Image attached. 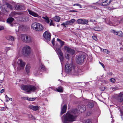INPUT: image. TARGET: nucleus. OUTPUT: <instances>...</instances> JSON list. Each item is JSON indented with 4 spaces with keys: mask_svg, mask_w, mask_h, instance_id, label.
Returning <instances> with one entry per match:
<instances>
[{
    "mask_svg": "<svg viewBox=\"0 0 123 123\" xmlns=\"http://www.w3.org/2000/svg\"><path fill=\"white\" fill-rule=\"evenodd\" d=\"M70 11L71 12H75L76 11H75L74 10H71Z\"/></svg>",
    "mask_w": 123,
    "mask_h": 123,
    "instance_id": "680f3d73",
    "label": "nucleus"
},
{
    "mask_svg": "<svg viewBox=\"0 0 123 123\" xmlns=\"http://www.w3.org/2000/svg\"><path fill=\"white\" fill-rule=\"evenodd\" d=\"M40 68L41 70H44L45 69V66L42 64L41 65Z\"/></svg>",
    "mask_w": 123,
    "mask_h": 123,
    "instance_id": "c9c22d12",
    "label": "nucleus"
},
{
    "mask_svg": "<svg viewBox=\"0 0 123 123\" xmlns=\"http://www.w3.org/2000/svg\"><path fill=\"white\" fill-rule=\"evenodd\" d=\"M119 101L121 102L123 101V94L120 93L118 96Z\"/></svg>",
    "mask_w": 123,
    "mask_h": 123,
    "instance_id": "a211bd4d",
    "label": "nucleus"
},
{
    "mask_svg": "<svg viewBox=\"0 0 123 123\" xmlns=\"http://www.w3.org/2000/svg\"><path fill=\"white\" fill-rule=\"evenodd\" d=\"M120 113H121V117L122 119H123V118L122 117V116H123V112L122 111H120Z\"/></svg>",
    "mask_w": 123,
    "mask_h": 123,
    "instance_id": "864d4df0",
    "label": "nucleus"
},
{
    "mask_svg": "<svg viewBox=\"0 0 123 123\" xmlns=\"http://www.w3.org/2000/svg\"><path fill=\"white\" fill-rule=\"evenodd\" d=\"M50 26L53 25V22L52 20H50V22L49 24Z\"/></svg>",
    "mask_w": 123,
    "mask_h": 123,
    "instance_id": "8fccbe9b",
    "label": "nucleus"
},
{
    "mask_svg": "<svg viewBox=\"0 0 123 123\" xmlns=\"http://www.w3.org/2000/svg\"><path fill=\"white\" fill-rule=\"evenodd\" d=\"M92 6V5H89L88 6L89 7H92V6Z\"/></svg>",
    "mask_w": 123,
    "mask_h": 123,
    "instance_id": "0e129e2a",
    "label": "nucleus"
},
{
    "mask_svg": "<svg viewBox=\"0 0 123 123\" xmlns=\"http://www.w3.org/2000/svg\"><path fill=\"white\" fill-rule=\"evenodd\" d=\"M30 66L29 64H27L25 67V70L27 73L28 74L30 72Z\"/></svg>",
    "mask_w": 123,
    "mask_h": 123,
    "instance_id": "aec40b11",
    "label": "nucleus"
},
{
    "mask_svg": "<svg viewBox=\"0 0 123 123\" xmlns=\"http://www.w3.org/2000/svg\"><path fill=\"white\" fill-rule=\"evenodd\" d=\"M56 49L57 51V53L58 55L62 53L60 49L59 48H56Z\"/></svg>",
    "mask_w": 123,
    "mask_h": 123,
    "instance_id": "7c9ffc66",
    "label": "nucleus"
},
{
    "mask_svg": "<svg viewBox=\"0 0 123 123\" xmlns=\"http://www.w3.org/2000/svg\"><path fill=\"white\" fill-rule=\"evenodd\" d=\"M110 89H111L113 91L117 90L119 89L118 87H111V88Z\"/></svg>",
    "mask_w": 123,
    "mask_h": 123,
    "instance_id": "72a5a7b5",
    "label": "nucleus"
},
{
    "mask_svg": "<svg viewBox=\"0 0 123 123\" xmlns=\"http://www.w3.org/2000/svg\"><path fill=\"white\" fill-rule=\"evenodd\" d=\"M107 2L106 0H102V2L101 3L102 6H105L108 5Z\"/></svg>",
    "mask_w": 123,
    "mask_h": 123,
    "instance_id": "5701e85b",
    "label": "nucleus"
},
{
    "mask_svg": "<svg viewBox=\"0 0 123 123\" xmlns=\"http://www.w3.org/2000/svg\"><path fill=\"white\" fill-rule=\"evenodd\" d=\"M110 81L111 82H114L116 81V80L115 79L112 78L110 79Z\"/></svg>",
    "mask_w": 123,
    "mask_h": 123,
    "instance_id": "37998d69",
    "label": "nucleus"
},
{
    "mask_svg": "<svg viewBox=\"0 0 123 123\" xmlns=\"http://www.w3.org/2000/svg\"><path fill=\"white\" fill-rule=\"evenodd\" d=\"M107 2V3L109 5L110 3L112 1V0H106Z\"/></svg>",
    "mask_w": 123,
    "mask_h": 123,
    "instance_id": "de8ad7c7",
    "label": "nucleus"
},
{
    "mask_svg": "<svg viewBox=\"0 0 123 123\" xmlns=\"http://www.w3.org/2000/svg\"><path fill=\"white\" fill-rule=\"evenodd\" d=\"M88 22V21L87 20L83 19L82 24H87Z\"/></svg>",
    "mask_w": 123,
    "mask_h": 123,
    "instance_id": "473e14b6",
    "label": "nucleus"
},
{
    "mask_svg": "<svg viewBox=\"0 0 123 123\" xmlns=\"http://www.w3.org/2000/svg\"><path fill=\"white\" fill-rule=\"evenodd\" d=\"M21 88L22 90L26 91L28 92L34 91L36 89V87L31 85L24 86L23 85L21 86Z\"/></svg>",
    "mask_w": 123,
    "mask_h": 123,
    "instance_id": "20e7f679",
    "label": "nucleus"
},
{
    "mask_svg": "<svg viewBox=\"0 0 123 123\" xmlns=\"http://www.w3.org/2000/svg\"><path fill=\"white\" fill-rule=\"evenodd\" d=\"M92 120L91 119H88L84 121V123H92Z\"/></svg>",
    "mask_w": 123,
    "mask_h": 123,
    "instance_id": "c756f323",
    "label": "nucleus"
},
{
    "mask_svg": "<svg viewBox=\"0 0 123 123\" xmlns=\"http://www.w3.org/2000/svg\"><path fill=\"white\" fill-rule=\"evenodd\" d=\"M28 117L29 118H31L32 119L34 120L35 119V117L31 115H28Z\"/></svg>",
    "mask_w": 123,
    "mask_h": 123,
    "instance_id": "58836bf2",
    "label": "nucleus"
},
{
    "mask_svg": "<svg viewBox=\"0 0 123 123\" xmlns=\"http://www.w3.org/2000/svg\"><path fill=\"white\" fill-rule=\"evenodd\" d=\"M79 111L77 109H73L70 113L67 112L65 115H64L62 117V121L64 123H69V122H72L75 120L76 117L72 114L78 113Z\"/></svg>",
    "mask_w": 123,
    "mask_h": 123,
    "instance_id": "f257e3e1",
    "label": "nucleus"
},
{
    "mask_svg": "<svg viewBox=\"0 0 123 123\" xmlns=\"http://www.w3.org/2000/svg\"><path fill=\"white\" fill-rule=\"evenodd\" d=\"M105 89V87H101L100 88V90L102 91H104Z\"/></svg>",
    "mask_w": 123,
    "mask_h": 123,
    "instance_id": "09e8293b",
    "label": "nucleus"
},
{
    "mask_svg": "<svg viewBox=\"0 0 123 123\" xmlns=\"http://www.w3.org/2000/svg\"><path fill=\"white\" fill-rule=\"evenodd\" d=\"M9 39H8L11 40L12 41H13L14 40V37L12 36H9L8 37Z\"/></svg>",
    "mask_w": 123,
    "mask_h": 123,
    "instance_id": "4c0bfd02",
    "label": "nucleus"
},
{
    "mask_svg": "<svg viewBox=\"0 0 123 123\" xmlns=\"http://www.w3.org/2000/svg\"><path fill=\"white\" fill-rule=\"evenodd\" d=\"M42 18L44 19L46 23L49 24V19L47 16H43Z\"/></svg>",
    "mask_w": 123,
    "mask_h": 123,
    "instance_id": "412c9836",
    "label": "nucleus"
},
{
    "mask_svg": "<svg viewBox=\"0 0 123 123\" xmlns=\"http://www.w3.org/2000/svg\"><path fill=\"white\" fill-rule=\"evenodd\" d=\"M55 38H54L52 41V44L53 45H54L55 43Z\"/></svg>",
    "mask_w": 123,
    "mask_h": 123,
    "instance_id": "3c124183",
    "label": "nucleus"
},
{
    "mask_svg": "<svg viewBox=\"0 0 123 123\" xmlns=\"http://www.w3.org/2000/svg\"><path fill=\"white\" fill-rule=\"evenodd\" d=\"M70 21L71 22L72 24L73 23H74L75 22V20L73 18Z\"/></svg>",
    "mask_w": 123,
    "mask_h": 123,
    "instance_id": "a18cd8bd",
    "label": "nucleus"
},
{
    "mask_svg": "<svg viewBox=\"0 0 123 123\" xmlns=\"http://www.w3.org/2000/svg\"><path fill=\"white\" fill-rule=\"evenodd\" d=\"M15 8L18 10H24L25 7L23 5H16L15 6Z\"/></svg>",
    "mask_w": 123,
    "mask_h": 123,
    "instance_id": "ddd939ff",
    "label": "nucleus"
},
{
    "mask_svg": "<svg viewBox=\"0 0 123 123\" xmlns=\"http://www.w3.org/2000/svg\"><path fill=\"white\" fill-rule=\"evenodd\" d=\"M103 27L102 26H96L94 27L93 29L96 31H99L102 30Z\"/></svg>",
    "mask_w": 123,
    "mask_h": 123,
    "instance_id": "f3484780",
    "label": "nucleus"
},
{
    "mask_svg": "<svg viewBox=\"0 0 123 123\" xmlns=\"http://www.w3.org/2000/svg\"><path fill=\"white\" fill-rule=\"evenodd\" d=\"M85 59V56L83 54H80L76 58V60L77 63L81 64L82 63Z\"/></svg>",
    "mask_w": 123,
    "mask_h": 123,
    "instance_id": "0eeeda50",
    "label": "nucleus"
},
{
    "mask_svg": "<svg viewBox=\"0 0 123 123\" xmlns=\"http://www.w3.org/2000/svg\"><path fill=\"white\" fill-rule=\"evenodd\" d=\"M87 107L89 108H92L94 106V104L92 102H89L87 105Z\"/></svg>",
    "mask_w": 123,
    "mask_h": 123,
    "instance_id": "a878e982",
    "label": "nucleus"
},
{
    "mask_svg": "<svg viewBox=\"0 0 123 123\" xmlns=\"http://www.w3.org/2000/svg\"><path fill=\"white\" fill-rule=\"evenodd\" d=\"M65 56L66 58L68 59L69 58L70 55L68 54H66L65 55Z\"/></svg>",
    "mask_w": 123,
    "mask_h": 123,
    "instance_id": "ea45409f",
    "label": "nucleus"
},
{
    "mask_svg": "<svg viewBox=\"0 0 123 123\" xmlns=\"http://www.w3.org/2000/svg\"><path fill=\"white\" fill-rule=\"evenodd\" d=\"M31 27L34 30L36 31H41L43 29V27L42 25L37 22L33 23L31 25Z\"/></svg>",
    "mask_w": 123,
    "mask_h": 123,
    "instance_id": "7ed1b4c3",
    "label": "nucleus"
},
{
    "mask_svg": "<svg viewBox=\"0 0 123 123\" xmlns=\"http://www.w3.org/2000/svg\"><path fill=\"white\" fill-rule=\"evenodd\" d=\"M79 112L80 111L81 112H84L86 110V108L85 106H80L78 108Z\"/></svg>",
    "mask_w": 123,
    "mask_h": 123,
    "instance_id": "dca6fc26",
    "label": "nucleus"
},
{
    "mask_svg": "<svg viewBox=\"0 0 123 123\" xmlns=\"http://www.w3.org/2000/svg\"><path fill=\"white\" fill-rule=\"evenodd\" d=\"M4 29V27L3 26H1V27H0V31L3 30Z\"/></svg>",
    "mask_w": 123,
    "mask_h": 123,
    "instance_id": "4d7b16f0",
    "label": "nucleus"
},
{
    "mask_svg": "<svg viewBox=\"0 0 123 123\" xmlns=\"http://www.w3.org/2000/svg\"><path fill=\"white\" fill-rule=\"evenodd\" d=\"M21 37L22 40L24 42L28 43L32 41L31 38L29 36H26L25 34H21Z\"/></svg>",
    "mask_w": 123,
    "mask_h": 123,
    "instance_id": "39448f33",
    "label": "nucleus"
},
{
    "mask_svg": "<svg viewBox=\"0 0 123 123\" xmlns=\"http://www.w3.org/2000/svg\"><path fill=\"white\" fill-rule=\"evenodd\" d=\"M73 69L74 74L75 75H80L81 72V70L78 69L77 68L75 67L72 64L67 63L65 66V70L68 73H69Z\"/></svg>",
    "mask_w": 123,
    "mask_h": 123,
    "instance_id": "f03ea898",
    "label": "nucleus"
},
{
    "mask_svg": "<svg viewBox=\"0 0 123 123\" xmlns=\"http://www.w3.org/2000/svg\"><path fill=\"white\" fill-rule=\"evenodd\" d=\"M64 49L67 52L72 55L74 54L75 53V51L74 49L67 46H64Z\"/></svg>",
    "mask_w": 123,
    "mask_h": 123,
    "instance_id": "1a4fd4ad",
    "label": "nucleus"
},
{
    "mask_svg": "<svg viewBox=\"0 0 123 123\" xmlns=\"http://www.w3.org/2000/svg\"><path fill=\"white\" fill-rule=\"evenodd\" d=\"M14 20V19L12 17H10L7 20V22L9 24H11Z\"/></svg>",
    "mask_w": 123,
    "mask_h": 123,
    "instance_id": "6ab92c4d",
    "label": "nucleus"
},
{
    "mask_svg": "<svg viewBox=\"0 0 123 123\" xmlns=\"http://www.w3.org/2000/svg\"><path fill=\"white\" fill-rule=\"evenodd\" d=\"M111 32L113 33L115 35H117L120 37H123V33L121 31H119L116 32L114 30H111Z\"/></svg>",
    "mask_w": 123,
    "mask_h": 123,
    "instance_id": "9b49d317",
    "label": "nucleus"
},
{
    "mask_svg": "<svg viewBox=\"0 0 123 123\" xmlns=\"http://www.w3.org/2000/svg\"><path fill=\"white\" fill-rule=\"evenodd\" d=\"M66 24L67 25H72V24L71 22L70 21H69L66 22Z\"/></svg>",
    "mask_w": 123,
    "mask_h": 123,
    "instance_id": "49530a36",
    "label": "nucleus"
},
{
    "mask_svg": "<svg viewBox=\"0 0 123 123\" xmlns=\"http://www.w3.org/2000/svg\"><path fill=\"white\" fill-rule=\"evenodd\" d=\"M23 99H25V98L27 100H28L29 101H33L35 100L36 99V98H29V99H28V97H23L22 98Z\"/></svg>",
    "mask_w": 123,
    "mask_h": 123,
    "instance_id": "bb28decb",
    "label": "nucleus"
},
{
    "mask_svg": "<svg viewBox=\"0 0 123 123\" xmlns=\"http://www.w3.org/2000/svg\"><path fill=\"white\" fill-rule=\"evenodd\" d=\"M6 98L7 101H8L9 100L12 101V98H9L7 96V95H6Z\"/></svg>",
    "mask_w": 123,
    "mask_h": 123,
    "instance_id": "79ce46f5",
    "label": "nucleus"
},
{
    "mask_svg": "<svg viewBox=\"0 0 123 123\" xmlns=\"http://www.w3.org/2000/svg\"><path fill=\"white\" fill-rule=\"evenodd\" d=\"M43 36L46 41H50L51 39V35L50 33L47 31L43 33Z\"/></svg>",
    "mask_w": 123,
    "mask_h": 123,
    "instance_id": "6e6552de",
    "label": "nucleus"
},
{
    "mask_svg": "<svg viewBox=\"0 0 123 123\" xmlns=\"http://www.w3.org/2000/svg\"><path fill=\"white\" fill-rule=\"evenodd\" d=\"M10 49V48L9 47H6L5 49L6 51H8Z\"/></svg>",
    "mask_w": 123,
    "mask_h": 123,
    "instance_id": "052dcab7",
    "label": "nucleus"
},
{
    "mask_svg": "<svg viewBox=\"0 0 123 123\" xmlns=\"http://www.w3.org/2000/svg\"><path fill=\"white\" fill-rule=\"evenodd\" d=\"M99 47V48L100 49H101V51L103 49H103H102V48H101V47Z\"/></svg>",
    "mask_w": 123,
    "mask_h": 123,
    "instance_id": "e2e57ef3",
    "label": "nucleus"
},
{
    "mask_svg": "<svg viewBox=\"0 0 123 123\" xmlns=\"http://www.w3.org/2000/svg\"><path fill=\"white\" fill-rule=\"evenodd\" d=\"M60 80V81H61V80Z\"/></svg>",
    "mask_w": 123,
    "mask_h": 123,
    "instance_id": "774afa93",
    "label": "nucleus"
},
{
    "mask_svg": "<svg viewBox=\"0 0 123 123\" xmlns=\"http://www.w3.org/2000/svg\"><path fill=\"white\" fill-rule=\"evenodd\" d=\"M50 88H51V89H53V87H50Z\"/></svg>",
    "mask_w": 123,
    "mask_h": 123,
    "instance_id": "69168bd1",
    "label": "nucleus"
},
{
    "mask_svg": "<svg viewBox=\"0 0 123 123\" xmlns=\"http://www.w3.org/2000/svg\"><path fill=\"white\" fill-rule=\"evenodd\" d=\"M53 19L54 21L58 22H59L60 20V18L58 16H55Z\"/></svg>",
    "mask_w": 123,
    "mask_h": 123,
    "instance_id": "b1692460",
    "label": "nucleus"
},
{
    "mask_svg": "<svg viewBox=\"0 0 123 123\" xmlns=\"http://www.w3.org/2000/svg\"><path fill=\"white\" fill-rule=\"evenodd\" d=\"M39 70L38 69V71H36L34 72V74L35 75L37 76L39 74Z\"/></svg>",
    "mask_w": 123,
    "mask_h": 123,
    "instance_id": "e433bc0d",
    "label": "nucleus"
},
{
    "mask_svg": "<svg viewBox=\"0 0 123 123\" xmlns=\"http://www.w3.org/2000/svg\"><path fill=\"white\" fill-rule=\"evenodd\" d=\"M28 12L29 13L30 15L34 17H37L39 18H41V16L37 14L30 10L29 9L28 10Z\"/></svg>",
    "mask_w": 123,
    "mask_h": 123,
    "instance_id": "9d476101",
    "label": "nucleus"
},
{
    "mask_svg": "<svg viewBox=\"0 0 123 123\" xmlns=\"http://www.w3.org/2000/svg\"><path fill=\"white\" fill-rule=\"evenodd\" d=\"M59 56V58L60 61H62L63 60V53L58 55Z\"/></svg>",
    "mask_w": 123,
    "mask_h": 123,
    "instance_id": "393cba45",
    "label": "nucleus"
},
{
    "mask_svg": "<svg viewBox=\"0 0 123 123\" xmlns=\"http://www.w3.org/2000/svg\"><path fill=\"white\" fill-rule=\"evenodd\" d=\"M92 8L94 9H97V7L96 6H92Z\"/></svg>",
    "mask_w": 123,
    "mask_h": 123,
    "instance_id": "5fc2aeb1",
    "label": "nucleus"
},
{
    "mask_svg": "<svg viewBox=\"0 0 123 123\" xmlns=\"http://www.w3.org/2000/svg\"><path fill=\"white\" fill-rule=\"evenodd\" d=\"M39 107L37 105L34 106L33 105H30L29 106V108L31 109L34 111H36L37 110Z\"/></svg>",
    "mask_w": 123,
    "mask_h": 123,
    "instance_id": "2eb2a0df",
    "label": "nucleus"
},
{
    "mask_svg": "<svg viewBox=\"0 0 123 123\" xmlns=\"http://www.w3.org/2000/svg\"><path fill=\"white\" fill-rule=\"evenodd\" d=\"M17 14V12L15 11L12 12L10 14V16L13 17L15 14Z\"/></svg>",
    "mask_w": 123,
    "mask_h": 123,
    "instance_id": "f704fd0d",
    "label": "nucleus"
},
{
    "mask_svg": "<svg viewBox=\"0 0 123 123\" xmlns=\"http://www.w3.org/2000/svg\"><path fill=\"white\" fill-rule=\"evenodd\" d=\"M57 40L59 42H60L61 45L60 47L61 48L64 45V42L62 41L59 38L57 39Z\"/></svg>",
    "mask_w": 123,
    "mask_h": 123,
    "instance_id": "cd10ccee",
    "label": "nucleus"
},
{
    "mask_svg": "<svg viewBox=\"0 0 123 123\" xmlns=\"http://www.w3.org/2000/svg\"><path fill=\"white\" fill-rule=\"evenodd\" d=\"M83 19H78L77 21V23L79 24H82Z\"/></svg>",
    "mask_w": 123,
    "mask_h": 123,
    "instance_id": "2f4dec72",
    "label": "nucleus"
},
{
    "mask_svg": "<svg viewBox=\"0 0 123 123\" xmlns=\"http://www.w3.org/2000/svg\"><path fill=\"white\" fill-rule=\"evenodd\" d=\"M6 6L7 7L9 8L11 10H12V9L13 7L12 5L7 2L6 3Z\"/></svg>",
    "mask_w": 123,
    "mask_h": 123,
    "instance_id": "4be33fe9",
    "label": "nucleus"
},
{
    "mask_svg": "<svg viewBox=\"0 0 123 123\" xmlns=\"http://www.w3.org/2000/svg\"><path fill=\"white\" fill-rule=\"evenodd\" d=\"M92 38L95 41H97V37L94 36H92Z\"/></svg>",
    "mask_w": 123,
    "mask_h": 123,
    "instance_id": "c03bdc74",
    "label": "nucleus"
},
{
    "mask_svg": "<svg viewBox=\"0 0 123 123\" xmlns=\"http://www.w3.org/2000/svg\"><path fill=\"white\" fill-rule=\"evenodd\" d=\"M103 52H105L108 54L110 53V51L107 49H103Z\"/></svg>",
    "mask_w": 123,
    "mask_h": 123,
    "instance_id": "a19ab883",
    "label": "nucleus"
},
{
    "mask_svg": "<svg viewBox=\"0 0 123 123\" xmlns=\"http://www.w3.org/2000/svg\"><path fill=\"white\" fill-rule=\"evenodd\" d=\"M56 90L57 91L60 92H63V90L61 86L57 88H56Z\"/></svg>",
    "mask_w": 123,
    "mask_h": 123,
    "instance_id": "c85d7f7f",
    "label": "nucleus"
},
{
    "mask_svg": "<svg viewBox=\"0 0 123 123\" xmlns=\"http://www.w3.org/2000/svg\"><path fill=\"white\" fill-rule=\"evenodd\" d=\"M31 52V48L30 46H26L24 47L22 51V54L25 55H29Z\"/></svg>",
    "mask_w": 123,
    "mask_h": 123,
    "instance_id": "423d86ee",
    "label": "nucleus"
},
{
    "mask_svg": "<svg viewBox=\"0 0 123 123\" xmlns=\"http://www.w3.org/2000/svg\"><path fill=\"white\" fill-rule=\"evenodd\" d=\"M5 91V89H2L0 91V92L2 93L3 92Z\"/></svg>",
    "mask_w": 123,
    "mask_h": 123,
    "instance_id": "bf43d9fd",
    "label": "nucleus"
},
{
    "mask_svg": "<svg viewBox=\"0 0 123 123\" xmlns=\"http://www.w3.org/2000/svg\"><path fill=\"white\" fill-rule=\"evenodd\" d=\"M75 5H76L77 6H79L80 7V8H81V6L80 5L78 4H75L74 5V6H75Z\"/></svg>",
    "mask_w": 123,
    "mask_h": 123,
    "instance_id": "13d9d810",
    "label": "nucleus"
},
{
    "mask_svg": "<svg viewBox=\"0 0 123 123\" xmlns=\"http://www.w3.org/2000/svg\"><path fill=\"white\" fill-rule=\"evenodd\" d=\"M21 27V26H19V28L20 27Z\"/></svg>",
    "mask_w": 123,
    "mask_h": 123,
    "instance_id": "338daca9",
    "label": "nucleus"
},
{
    "mask_svg": "<svg viewBox=\"0 0 123 123\" xmlns=\"http://www.w3.org/2000/svg\"><path fill=\"white\" fill-rule=\"evenodd\" d=\"M17 63L22 68H24L25 64V62L21 59H18L17 61Z\"/></svg>",
    "mask_w": 123,
    "mask_h": 123,
    "instance_id": "f8f14e48",
    "label": "nucleus"
},
{
    "mask_svg": "<svg viewBox=\"0 0 123 123\" xmlns=\"http://www.w3.org/2000/svg\"><path fill=\"white\" fill-rule=\"evenodd\" d=\"M100 64L102 66L103 68L104 67V65L102 63L99 62Z\"/></svg>",
    "mask_w": 123,
    "mask_h": 123,
    "instance_id": "6e6d98bb",
    "label": "nucleus"
},
{
    "mask_svg": "<svg viewBox=\"0 0 123 123\" xmlns=\"http://www.w3.org/2000/svg\"><path fill=\"white\" fill-rule=\"evenodd\" d=\"M67 108V106L66 105H64L63 107L62 108L61 114L62 115L63 114L66 112V110Z\"/></svg>",
    "mask_w": 123,
    "mask_h": 123,
    "instance_id": "4468645a",
    "label": "nucleus"
},
{
    "mask_svg": "<svg viewBox=\"0 0 123 123\" xmlns=\"http://www.w3.org/2000/svg\"><path fill=\"white\" fill-rule=\"evenodd\" d=\"M67 23H66V22L65 23H63L62 24H61V25H63L64 26H65V27L66 26V25H67V24H66Z\"/></svg>",
    "mask_w": 123,
    "mask_h": 123,
    "instance_id": "603ef678",
    "label": "nucleus"
}]
</instances>
